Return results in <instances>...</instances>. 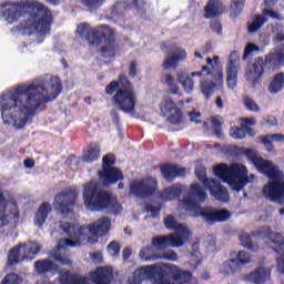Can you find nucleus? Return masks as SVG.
Returning <instances> with one entry per match:
<instances>
[{
  "mask_svg": "<svg viewBox=\"0 0 284 284\" xmlns=\"http://www.w3.org/2000/svg\"><path fill=\"white\" fill-rule=\"evenodd\" d=\"M59 92H61L59 78L45 81L36 80L4 91L0 95L2 123L13 128H23L28 123V116L34 114L43 103L54 101Z\"/></svg>",
  "mask_w": 284,
  "mask_h": 284,
  "instance_id": "f257e3e1",
  "label": "nucleus"
},
{
  "mask_svg": "<svg viewBox=\"0 0 284 284\" xmlns=\"http://www.w3.org/2000/svg\"><path fill=\"white\" fill-rule=\"evenodd\" d=\"M112 227L110 217H100L98 221L91 223L89 226H81L79 224L63 223L61 230L69 239L59 241L57 248H53L49 256L60 265H70V258L63 256V251L68 247H77L79 245H92L99 241L100 236H105Z\"/></svg>",
  "mask_w": 284,
  "mask_h": 284,
  "instance_id": "f03ea898",
  "label": "nucleus"
},
{
  "mask_svg": "<svg viewBox=\"0 0 284 284\" xmlns=\"http://www.w3.org/2000/svg\"><path fill=\"white\" fill-rule=\"evenodd\" d=\"M2 17L7 23H17L23 12L28 9L37 10L36 16H29L23 24H20L21 34H40L45 37L50 34V23H52V11L48 10L41 2L37 0H24L20 2H7L2 4Z\"/></svg>",
  "mask_w": 284,
  "mask_h": 284,
  "instance_id": "7ed1b4c3",
  "label": "nucleus"
},
{
  "mask_svg": "<svg viewBox=\"0 0 284 284\" xmlns=\"http://www.w3.org/2000/svg\"><path fill=\"white\" fill-rule=\"evenodd\" d=\"M169 275H161L163 265L154 264L142 266L132 273L129 277V284H141L144 281L153 278V284H195L196 281L192 273L181 271L176 265L169 264L166 266ZM159 276V277H156Z\"/></svg>",
  "mask_w": 284,
  "mask_h": 284,
  "instance_id": "20e7f679",
  "label": "nucleus"
},
{
  "mask_svg": "<svg viewBox=\"0 0 284 284\" xmlns=\"http://www.w3.org/2000/svg\"><path fill=\"white\" fill-rule=\"evenodd\" d=\"M253 165L271 181L263 187V194L274 203H284V172L272 161L263 159L258 153L250 151Z\"/></svg>",
  "mask_w": 284,
  "mask_h": 284,
  "instance_id": "39448f33",
  "label": "nucleus"
},
{
  "mask_svg": "<svg viewBox=\"0 0 284 284\" xmlns=\"http://www.w3.org/2000/svg\"><path fill=\"white\" fill-rule=\"evenodd\" d=\"M83 203L90 212H103L108 210L111 214H119L123 207L116 201V195L101 190L97 182H90L83 189Z\"/></svg>",
  "mask_w": 284,
  "mask_h": 284,
  "instance_id": "423d86ee",
  "label": "nucleus"
},
{
  "mask_svg": "<svg viewBox=\"0 0 284 284\" xmlns=\"http://www.w3.org/2000/svg\"><path fill=\"white\" fill-rule=\"evenodd\" d=\"M213 172L223 183H227L234 192H242L245 185L254 183L256 179V175L254 173L250 174L247 166L242 163H233L231 165L222 163L213 166Z\"/></svg>",
  "mask_w": 284,
  "mask_h": 284,
  "instance_id": "0eeeda50",
  "label": "nucleus"
},
{
  "mask_svg": "<svg viewBox=\"0 0 284 284\" xmlns=\"http://www.w3.org/2000/svg\"><path fill=\"white\" fill-rule=\"evenodd\" d=\"M121 87L113 97V105L124 112L125 114H132L136 110V103H139V97L136 91L132 88L125 75H120Z\"/></svg>",
  "mask_w": 284,
  "mask_h": 284,
  "instance_id": "6e6552de",
  "label": "nucleus"
},
{
  "mask_svg": "<svg viewBox=\"0 0 284 284\" xmlns=\"http://www.w3.org/2000/svg\"><path fill=\"white\" fill-rule=\"evenodd\" d=\"M206 63L207 65L211 67V69L209 68L210 73L209 74L203 73V77H211V82L203 81V79H201L200 92H202V94H204L206 99H210L214 90H221V88H223L224 74H223V67L219 64V55H214L212 59L207 58Z\"/></svg>",
  "mask_w": 284,
  "mask_h": 284,
  "instance_id": "1a4fd4ad",
  "label": "nucleus"
},
{
  "mask_svg": "<svg viewBox=\"0 0 284 284\" xmlns=\"http://www.w3.org/2000/svg\"><path fill=\"white\" fill-rule=\"evenodd\" d=\"M41 252V245L37 242H26L10 250L8 265H19L23 261H34V256Z\"/></svg>",
  "mask_w": 284,
  "mask_h": 284,
  "instance_id": "9d476101",
  "label": "nucleus"
},
{
  "mask_svg": "<svg viewBox=\"0 0 284 284\" xmlns=\"http://www.w3.org/2000/svg\"><path fill=\"white\" fill-rule=\"evenodd\" d=\"M195 175L203 183L204 187H207L210 194L216 201H222L227 203L230 201V194L227 193V189L221 185V182L217 180H207V174L205 171V166H196L195 168Z\"/></svg>",
  "mask_w": 284,
  "mask_h": 284,
  "instance_id": "9b49d317",
  "label": "nucleus"
},
{
  "mask_svg": "<svg viewBox=\"0 0 284 284\" xmlns=\"http://www.w3.org/2000/svg\"><path fill=\"white\" fill-rule=\"evenodd\" d=\"M79 201V192L74 189H67L54 196L53 207L60 214H70Z\"/></svg>",
  "mask_w": 284,
  "mask_h": 284,
  "instance_id": "f8f14e48",
  "label": "nucleus"
},
{
  "mask_svg": "<svg viewBox=\"0 0 284 284\" xmlns=\"http://www.w3.org/2000/svg\"><path fill=\"white\" fill-rule=\"evenodd\" d=\"M103 166L102 171L99 172V178L104 183V185H114L116 181H121L123 179V174L115 168L114 165L115 158L113 154L105 155L103 158Z\"/></svg>",
  "mask_w": 284,
  "mask_h": 284,
  "instance_id": "ddd939ff",
  "label": "nucleus"
},
{
  "mask_svg": "<svg viewBox=\"0 0 284 284\" xmlns=\"http://www.w3.org/2000/svg\"><path fill=\"white\" fill-rule=\"evenodd\" d=\"M160 111L163 116H166L169 123L173 125H179L183 122V112L179 109L176 102L170 98H164L160 103Z\"/></svg>",
  "mask_w": 284,
  "mask_h": 284,
  "instance_id": "4468645a",
  "label": "nucleus"
},
{
  "mask_svg": "<svg viewBox=\"0 0 284 284\" xmlns=\"http://www.w3.org/2000/svg\"><path fill=\"white\" fill-rule=\"evenodd\" d=\"M226 87L229 90H236L239 85V72H241V58L239 53L232 52L226 62Z\"/></svg>",
  "mask_w": 284,
  "mask_h": 284,
  "instance_id": "2eb2a0df",
  "label": "nucleus"
},
{
  "mask_svg": "<svg viewBox=\"0 0 284 284\" xmlns=\"http://www.w3.org/2000/svg\"><path fill=\"white\" fill-rule=\"evenodd\" d=\"M205 199H207V193H205L203 186L200 184H192L187 196L182 200L181 205L186 212H193L199 207V203L205 201Z\"/></svg>",
  "mask_w": 284,
  "mask_h": 284,
  "instance_id": "dca6fc26",
  "label": "nucleus"
},
{
  "mask_svg": "<svg viewBox=\"0 0 284 284\" xmlns=\"http://www.w3.org/2000/svg\"><path fill=\"white\" fill-rule=\"evenodd\" d=\"M203 74H210V68L202 67L201 71H194L191 74L185 71H178V83H180L186 94H192V92H194V90L196 89V82L194 81V77L203 79Z\"/></svg>",
  "mask_w": 284,
  "mask_h": 284,
  "instance_id": "f3484780",
  "label": "nucleus"
},
{
  "mask_svg": "<svg viewBox=\"0 0 284 284\" xmlns=\"http://www.w3.org/2000/svg\"><path fill=\"white\" fill-rule=\"evenodd\" d=\"M164 225L166 230H173V232H175L174 234H171V236H175L184 243H190V241H192V231L190 227L185 224L178 223L173 215H168L164 219Z\"/></svg>",
  "mask_w": 284,
  "mask_h": 284,
  "instance_id": "a211bd4d",
  "label": "nucleus"
},
{
  "mask_svg": "<svg viewBox=\"0 0 284 284\" xmlns=\"http://www.w3.org/2000/svg\"><path fill=\"white\" fill-rule=\"evenodd\" d=\"M154 190H156V180L154 179L134 180L130 183V193L140 199L150 196V194L154 193Z\"/></svg>",
  "mask_w": 284,
  "mask_h": 284,
  "instance_id": "6ab92c4d",
  "label": "nucleus"
},
{
  "mask_svg": "<svg viewBox=\"0 0 284 284\" xmlns=\"http://www.w3.org/2000/svg\"><path fill=\"white\" fill-rule=\"evenodd\" d=\"M267 17L275 21H284L283 13H278L274 9H264L262 14L256 16L252 22H248V32L254 33L261 30V28L267 23Z\"/></svg>",
  "mask_w": 284,
  "mask_h": 284,
  "instance_id": "aec40b11",
  "label": "nucleus"
},
{
  "mask_svg": "<svg viewBox=\"0 0 284 284\" xmlns=\"http://www.w3.org/2000/svg\"><path fill=\"white\" fill-rule=\"evenodd\" d=\"M263 74H265V60L258 58L248 67L245 79L252 88H256V85L261 83V77H263Z\"/></svg>",
  "mask_w": 284,
  "mask_h": 284,
  "instance_id": "412c9836",
  "label": "nucleus"
},
{
  "mask_svg": "<svg viewBox=\"0 0 284 284\" xmlns=\"http://www.w3.org/2000/svg\"><path fill=\"white\" fill-rule=\"evenodd\" d=\"M186 242L175 237L174 235H163V236H155L152 240L153 248L158 252V254H162L166 247H183Z\"/></svg>",
  "mask_w": 284,
  "mask_h": 284,
  "instance_id": "4be33fe9",
  "label": "nucleus"
},
{
  "mask_svg": "<svg viewBox=\"0 0 284 284\" xmlns=\"http://www.w3.org/2000/svg\"><path fill=\"white\" fill-rule=\"evenodd\" d=\"M272 277V268L270 266H260L248 274L242 276L244 283L265 284Z\"/></svg>",
  "mask_w": 284,
  "mask_h": 284,
  "instance_id": "5701e85b",
  "label": "nucleus"
},
{
  "mask_svg": "<svg viewBox=\"0 0 284 284\" xmlns=\"http://www.w3.org/2000/svg\"><path fill=\"white\" fill-rule=\"evenodd\" d=\"M200 215L206 223H216L219 221H227L232 216V213H230L227 210L219 211L215 209L203 207Z\"/></svg>",
  "mask_w": 284,
  "mask_h": 284,
  "instance_id": "b1692460",
  "label": "nucleus"
},
{
  "mask_svg": "<svg viewBox=\"0 0 284 284\" xmlns=\"http://www.w3.org/2000/svg\"><path fill=\"white\" fill-rule=\"evenodd\" d=\"M14 216H17V205L6 202L0 190V230L8 223V217L14 219Z\"/></svg>",
  "mask_w": 284,
  "mask_h": 284,
  "instance_id": "393cba45",
  "label": "nucleus"
},
{
  "mask_svg": "<svg viewBox=\"0 0 284 284\" xmlns=\"http://www.w3.org/2000/svg\"><path fill=\"white\" fill-rule=\"evenodd\" d=\"M185 59H187V51H185V49L178 48L165 58L163 68L165 70H176V68H179V63H181V61H185Z\"/></svg>",
  "mask_w": 284,
  "mask_h": 284,
  "instance_id": "a878e982",
  "label": "nucleus"
},
{
  "mask_svg": "<svg viewBox=\"0 0 284 284\" xmlns=\"http://www.w3.org/2000/svg\"><path fill=\"white\" fill-rule=\"evenodd\" d=\"M77 33L82 41H88L91 45H99L101 41L97 31L90 28L88 23H80L77 28Z\"/></svg>",
  "mask_w": 284,
  "mask_h": 284,
  "instance_id": "bb28decb",
  "label": "nucleus"
},
{
  "mask_svg": "<svg viewBox=\"0 0 284 284\" xmlns=\"http://www.w3.org/2000/svg\"><path fill=\"white\" fill-rule=\"evenodd\" d=\"M206 19H212L225 12V4L219 0H210L204 8Z\"/></svg>",
  "mask_w": 284,
  "mask_h": 284,
  "instance_id": "cd10ccee",
  "label": "nucleus"
},
{
  "mask_svg": "<svg viewBox=\"0 0 284 284\" xmlns=\"http://www.w3.org/2000/svg\"><path fill=\"white\" fill-rule=\"evenodd\" d=\"M161 172L166 181H172L176 176H183L186 172L185 168L165 164L161 166Z\"/></svg>",
  "mask_w": 284,
  "mask_h": 284,
  "instance_id": "c85d7f7f",
  "label": "nucleus"
},
{
  "mask_svg": "<svg viewBox=\"0 0 284 284\" xmlns=\"http://www.w3.org/2000/svg\"><path fill=\"white\" fill-rule=\"evenodd\" d=\"M183 192H185V186L181 184H175L162 191L160 197L163 201H174V199H179V196H181Z\"/></svg>",
  "mask_w": 284,
  "mask_h": 284,
  "instance_id": "c756f323",
  "label": "nucleus"
},
{
  "mask_svg": "<svg viewBox=\"0 0 284 284\" xmlns=\"http://www.w3.org/2000/svg\"><path fill=\"white\" fill-rule=\"evenodd\" d=\"M51 212L52 205H50L48 202H44L36 212L34 225H37V227H43V223H45V219H48V214Z\"/></svg>",
  "mask_w": 284,
  "mask_h": 284,
  "instance_id": "7c9ffc66",
  "label": "nucleus"
},
{
  "mask_svg": "<svg viewBox=\"0 0 284 284\" xmlns=\"http://www.w3.org/2000/svg\"><path fill=\"white\" fill-rule=\"evenodd\" d=\"M262 143L264 144L267 152L276 153V149H274L273 143H284V134L275 133L265 135L262 138Z\"/></svg>",
  "mask_w": 284,
  "mask_h": 284,
  "instance_id": "2f4dec72",
  "label": "nucleus"
},
{
  "mask_svg": "<svg viewBox=\"0 0 284 284\" xmlns=\"http://www.w3.org/2000/svg\"><path fill=\"white\" fill-rule=\"evenodd\" d=\"M239 272H241V265L234 258L224 262L220 266V273L224 276H227L229 274H239Z\"/></svg>",
  "mask_w": 284,
  "mask_h": 284,
  "instance_id": "473e14b6",
  "label": "nucleus"
},
{
  "mask_svg": "<svg viewBox=\"0 0 284 284\" xmlns=\"http://www.w3.org/2000/svg\"><path fill=\"white\" fill-rule=\"evenodd\" d=\"M284 88V73H277L271 80L268 84V92L271 94H278V92H283Z\"/></svg>",
  "mask_w": 284,
  "mask_h": 284,
  "instance_id": "72a5a7b5",
  "label": "nucleus"
},
{
  "mask_svg": "<svg viewBox=\"0 0 284 284\" xmlns=\"http://www.w3.org/2000/svg\"><path fill=\"white\" fill-rule=\"evenodd\" d=\"M57 270V264L52 260H40L34 263V272L37 274H45L47 272H52Z\"/></svg>",
  "mask_w": 284,
  "mask_h": 284,
  "instance_id": "f704fd0d",
  "label": "nucleus"
},
{
  "mask_svg": "<svg viewBox=\"0 0 284 284\" xmlns=\"http://www.w3.org/2000/svg\"><path fill=\"white\" fill-rule=\"evenodd\" d=\"M160 253L154 250V246H144L140 250L141 261L152 262L159 261L161 256Z\"/></svg>",
  "mask_w": 284,
  "mask_h": 284,
  "instance_id": "c9c22d12",
  "label": "nucleus"
},
{
  "mask_svg": "<svg viewBox=\"0 0 284 284\" xmlns=\"http://www.w3.org/2000/svg\"><path fill=\"white\" fill-rule=\"evenodd\" d=\"M101 146L99 144H93L89 148L87 152L82 155V161L84 163H92L97 161L100 156Z\"/></svg>",
  "mask_w": 284,
  "mask_h": 284,
  "instance_id": "e433bc0d",
  "label": "nucleus"
},
{
  "mask_svg": "<svg viewBox=\"0 0 284 284\" xmlns=\"http://www.w3.org/2000/svg\"><path fill=\"white\" fill-rule=\"evenodd\" d=\"M277 39L282 45H284V38L283 36H277ZM266 62L271 65H283L284 64V53L283 52H276L271 53L268 57H266Z\"/></svg>",
  "mask_w": 284,
  "mask_h": 284,
  "instance_id": "4c0bfd02",
  "label": "nucleus"
},
{
  "mask_svg": "<svg viewBox=\"0 0 284 284\" xmlns=\"http://www.w3.org/2000/svg\"><path fill=\"white\" fill-rule=\"evenodd\" d=\"M240 242L246 250H250L251 252H258L260 246L258 244L254 243V239L250 233H242L240 235Z\"/></svg>",
  "mask_w": 284,
  "mask_h": 284,
  "instance_id": "58836bf2",
  "label": "nucleus"
},
{
  "mask_svg": "<svg viewBox=\"0 0 284 284\" xmlns=\"http://www.w3.org/2000/svg\"><path fill=\"white\" fill-rule=\"evenodd\" d=\"M164 83L169 88V92L171 94H179L181 92V89L179 88V81L174 78L172 74H165L164 75Z\"/></svg>",
  "mask_w": 284,
  "mask_h": 284,
  "instance_id": "ea45409f",
  "label": "nucleus"
},
{
  "mask_svg": "<svg viewBox=\"0 0 284 284\" xmlns=\"http://www.w3.org/2000/svg\"><path fill=\"white\" fill-rule=\"evenodd\" d=\"M240 125L245 130L246 134L254 135V131L251 129L252 125H256L255 118H244L241 120Z\"/></svg>",
  "mask_w": 284,
  "mask_h": 284,
  "instance_id": "a19ab883",
  "label": "nucleus"
},
{
  "mask_svg": "<svg viewBox=\"0 0 284 284\" xmlns=\"http://www.w3.org/2000/svg\"><path fill=\"white\" fill-rule=\"evenodd\" d=\"M0 284H23V277L17 273L7 274Z\"/></svg>",
  "mask_w": 284,
  "mask_h": 284,
  "instance_id": "79ce46f5",
  "label": "nucleus"
},
{
  "mask_svg": "<svg viewBox=\"0 0 284 284\" xmlns=\"http://www.w3.org/2000/svg\"><path fill=\"white\" fill-rule=\"evenodd\" d=\"M243 6H245V0H232V3H231L232 17H239V14L243 12Z\"/></svg>",
  "mask_w": 284,
  "mask_h": 284,
  "instance_id": "37998d69",
  "label": "nucleus"
},
{
  "mask_svg": "<svg viewBox=\"0 0 284 284\" xmlns=\"http://www.w3.org/2000/svg\"><path fill=\"white\" fill-rule=\"evenodd\" d=\"M243 103L246 110H248L250 112H261V106H258V104L256 103V101H254V99L245 95L243 98Z\"/></svg>",
  "mask_w": 284,
  "mask_h": 284,
  "instance_id": "c03bdc74",
  "label": "nucleus"
},
{
  "mask_svg": "<svg viewBox=\"0 0 284 284\" xmlns=\"http://www.w3.org/2000/svg\"><path fill=\"white\" fill-rule=\"evenodd\" d=\"M235 260L240 267L241 265H247V263H252V256L245 251H240Z\"/></svg>",
  "mask_w": 284,
  "mask_h": 284,
  "instance_id": "a18cd8bd",
  "label": "nucleus"
},
{
  "mask_svg": "<svg viewBox=\"0 0 284 284\" xmlns=\"http://www.w3.org/2000/svg\"><path fill=\"white\" fill-rule=\"evenodd\" d=\"M261 124L264 128H276V125H278V120L274 115H266L262 119Z\"/></svg>",
  "mask_w": 284,
  "mask_h": 284,
  "instance_id": "49530a36",
  "label": "nucleus"
},
{
  "mask_svg": "<svg viewBox=\"0 0 284 284\" xmlns=\"http://www.w3.org/2000/svg\"><path fill=\"white\" fill-rule=\"evenodd\" d=\"M121 88H125V84L121 85V78H119V82L112 81L105 87V94H114V92H116V90H121Z\"/></svg>",
  "mask_w": 284,
  "mask_h": 284,
  "instance_id": "de8ad7c7",
  "label": "nucleus"
},
{
  "mask_svg": "<svg viewBox=\"0 0 284 284\" xmlns=\"http://www.w3.org/2000/svg\"><path fill=\"white\" fill-rule=\"evenodd\" d=\"M245 134H247V131L239 126H233L230 131L232 139H245Z\"/></svg>",
  "mask_w": 284,
  "mask_h": 284,
  "instance_id": "09e8293b",
  "label": "nucleus"
},
{
  "mask_svg": "<svg viewBox=\"0 0 284 284\" xmlns=\"http://www.w3.org/2000/svg\"><path fill=\"white\" fill-rule=\"evenodd\" d=\"M119 252H121V245L119 244V242H111L108 245V253L110 254V256H119Z\"/></svg>",
  "mask_w": 284,
  "mask_h": 284,
  "instance_id": "8fccbe9b",
  "label": "nucleus"
},
{
  "mask_svg": "<svg viewBox=\"0 0 284 284\" xmlns=\"http://www.w3.org/2000/svg\"><path fill=\"white\" fill-rule=\"evenodd\" d=\"M204 245L209 252H214V250H216V237L209 235Z\"/></svg>",
  "mask_w": 284,
  "mask_h": 284,
  "instance_id": "3c124183",
  "label": "nucleus"
},
{
  "mask_svg": "<svg viewBox=\"0 0 284 284\" xmlns=\"http://www.w3.org/2000/svg\"><path fill=\"white\" fill-rule=\"evenodd\" d=\"M81 2L90 10H97L103 3V0H81Z\"/></svg>",
  "mask_w": 284,
  "mask_h": 284,
  "instance_id": "603ef678",
  "label": "nucleus"
},
{
  "mask_svg": "<svg viewBox=\"0 0 284 284\" xmlns=\"http://www.w3.org/2000/svg\"><path fill=\"white\" fill-rule=\"evenodd\" d=\"M190 263L193 267H197L199 263H201V252L194 250L191 254Z\"/></svg>",
  "mask_w": 284,
  "mask_h": 284,
  "instance_id": "864d4df0",
  "label": "nucleus"
},
{
  "mask_svg": "<svg viewBox=\"0 0 284 284\" xmlns=\"http://www.w3.org/2000/svg\"><path fill=\"white\" fill-rule=\"evenodd\" d=\"M159 260L164 258L165 261H176L178 255L174 251L162 252L159 255Z\"/></svg>",
  "mask_w": 284,
  "mask_h": 284,
  "instance_id": "5fc2aeb1",
  "label": "nucleus"
},
{
  "mask_svg": "<svg viewBox=\"0 0 284 284\" xmlns=\"http://www.w3.org/2000/svg\"><path fill=\"white\" fill-rule=\"evenodd\" d=\"M65 163H67V165L77 166V165H81V163H83V160L81 158H77L74 155H70L67 159Z\"/></svg>",
  "mask_w": 284,
  "mask_h": 284,
  "instance_id": "6e6d98bb",
  "label": "nucleus"
},
{
  "mask_svg": "<svg viewBox=\"0 0 284 284\" xmlns=\"http://www.w3.org/2000/svg\"><path fill=\"white\" fill-rule=\"evenodd\" d=\"M102 54L104 58L114 57V44L109 43L106 47L102 49Z\"/></svg>",
  "mask_w": 284,
  "mask_h": 284,
  "instance_id": "4d7b16f0",
  "label": "nucleus"
},
{
  "mask_svg": "<svg viewBox=\"0 0 284 284\" xmlns=\"http://www.w3.org/2000/svg\"><path fill=\"white\" fill-rule=\"evenodd\" d=\"M252 52H258V45L250 42L246 48L244 49V57L252 54Z\"/></svg>",
  "mask_w": 284,
  "mask_h": 284,
  "instance_id": "13d9d810",
  "label": "nucleus"
},
{
  "mask_svg": "<svg viewBox=\"0 0 284 284\" xmlns=\"http://www.w3.org/2000/svg\"><path fill=\"white\" fill-rule=\"evenodd\" d=\"M211 29L213 30V32H216V34H221V32H223V27L221 26V22L213 20L211 22Z\"/></svg>",
  "mask_w": 284,
  "mask_h": 284,
  "instance_id": "bf43d9fd",
  "label": "nucleus"
},
{
  "mask_svg": "<svg viewBox=\"0 0 284 284\" xmlns=\"http://www.w3.org/2000/svg\"><path fill=\"white\" fill-rule=\"evenodd\" d=\"M189 116H190L192 123H195V124L201 123V113L191 112V113H189Z\"/></svg>",
  "mask_w": 284,
  "mask_h": 284,
  "instance_id": "052dcab7",
  "label": "nucleus"
},
{
  "mask_svg": "<svg viewBox=\"0 0 284 284\" xmlns=\"http://www.w3.org/2000/svg\"><path fill=\"white\" fill-rule=\"evenodd\" d=\"M159 207L154 206L152 204L146 205V212H150V214H152L153 217H155L159 214Z\"/></svg>",
  "mask_w": 284,
  "mask_h": 284,
  "instance_id": "680f3d73",
  "label": "nucleus"
},
{
  "mask_svg": "<svg viewBox=\"0 0 284 284\" xmlns=\"http://www.w3.org/2000/svg\"><path fill=\"white\" fill-rule=\"evenodd\" d=\"M278 3V0H265L264 1V10H272L276 4Z\"/></svg>",
  "mask_w": 284,
  "mask_h": 284,
  "instance_id": "e2e57ef3",
  "label": "nucleus"
},
{
  "mask_svg": "<svg viewBox=\"0 0 284 284\" xmlns=\"http://www.w3.org/2000/svg\"><path fill=\"white\" fill-rule=\"evenodd\" d=\"M91 258L93 263H101V261H103V254H101V252L91 253Z\"/></svg>",
  "mask_w": 284,
  "mask_h": 284,
  "instance_id": "0e129e2a",
  "label": "nucleus"
},
{
  "mask_svg": "<svg viewBox=\"0 0 284 284\" xmlns=\"http://www.w3.org/2000/svg\"><path fill=\"white\" fill-rule=\"evenodd\" d=\"M129 74L132 78L136 77V62H131L130 69H129Z\"/></svg>",
  "mask_w": 284,
  "mask_h": 284,
  "instance_id": "69168bd1",
  "label": "nucleus"
},
{
  "mask_svg": "<svg viewBox=\"0 0 284 284\" xmlns=\"http://www.w3.org/2000/svg\"><path fill=\"white\" fill-rule=\"evenodd\" d=\"M122 256H123V261H128V258H130V256H132V251L130 248H124Z\"/></svg>",
  "mask_w": 284,
  "mask_h": 284,
  "instance_id": "338daca9",
  "label": "nucleus"
},
{
  "mask_svg": "<svg viewBox=\"0 0 284 284\" xmlns=\"http://www.w3.org/2000/svg\"><path fill=\"white\" fill-rule=\"evenodd\" d=\"M24 168L32 169L34 168V160H24Z\"/></svg>",
  "mask_w": 284,
  "mask_h": 284,
  "instance_id": "774afa93",
  "label": "nucleus"
}]
</instances>
